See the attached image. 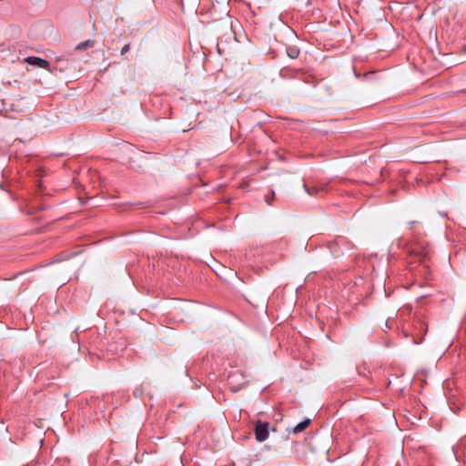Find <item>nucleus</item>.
<instances>
[{
	"label": "nucleus",
	"mask_w": 466,
	"mask_h": 466,
	"mask_svg": "<svg viewBox=\"0 0 466 466\" xmlns=\"http://www.w3.org/2000/svg\"><path fill=\"white\" fill-rule=\"evenodd\" d=\"M268 422H262L258 420L255 426L256 440L259 442L266 441L268 438Z\"/></svg>",
	"instance_id": "obj_1"
},
{
	"label": "nucleus",
	"mask_w": 466,
	"mask_h": 466,
	"mask_svg": "<svg viewBox=\"0 0 466 466\" xmlns=\"http://www.w3.org/2000/svg\"><path fill=\"white\" fill-rule=\"evenodd\" d=\"M24 62L36 67H41L46 70H49L50 63L47 60H45L36 56H28L24 59Z\"/></svg>",
	"instance_id": "obj_2"
},
{
	"label": "nucleus",
	"mask_w": 466,
	"mask_h": 466,
	"mask_svg": "<svg viewBox=\"0 0 466 466\" xmlns=\"http://www.w3.org/2000/svg\"><path fill=\"white\" fill-rule=\"evenodd\" d=\"M309 423H310V420L305 419L304 420H302L301 422H299L293 428L292 433L298 434V433L303 431L305 429H307L309 427Z\"/></svg>",
	"instance_id": "obj_3"
},
{
	"label": "nucleus",
	"mask_w": 466,
	"mask_h": 466,
	"mask_svg": "<svg viewBox=\"0 0 466 466\" xmlns=\"http://www.w3.org/2000/svg\"><path fill=\"white\" fill-rule=\"evenodd\" d=\"M94 46V41L86 40L80 44H78L76 47V50H85Z\"/></svg>",
	"instance_id": "obj_4"
},
{
	"label": "nucleus",
	"mask_w": 466,
	"mask_h": 466,
	"mask_svg": "<svg viewBox=\"0 0 466 466\" xmlns=\"http://www.w3.org/2000/svg\"><path fill=\"white\" fill-rule=\"evenodd\" d=\"M287 52L290 58H297L299 55V50L296 47H289Z\"/></svg>",
	"instance_id": "obj_5"
},
{
	"label": "nucleus",
	"mask_w": 466,
	"mask_h": 466,
	"mask_svg": "<svg viewBox=\"0 0 466 466\" xmlns=\"http://www.w3.org/2000/svg\"><path fill=\"white\" fill-rule=\"evenodd\" d=\"M232 377H233V375H230V376L228 377V380H229V381H228V384L230 385L231 390H232L233 391L237 392V391H238V390L241 389V386H242V385H244V384H245V382H242V383H241L240 385H238V386H235V385H233V381L231 380H232Z\"/></svg>",
	"instance_id": "obj_6"
},
{
	"label": "nucleus",
	"mask_w": 466,
	"mask_h": 466,
	"mask_svg": "<svg viewBox=\"0 0 466 466\" xmlns=\"http://www.w3.org/2000/svg\"><path fill=\"white\" fill-rule=\"evenodd\" d=\"M304 187L306 189V191L309 194V195H315L318 193V188L316 187H312V188H309L306 185H304Z\"/></svg>",
	"instance_id": "obj_7"
},
{
	"label": "nucleus",
	"mask_w": 466,
	"mask_h": 466,
	"mask_svg": "<svg viewBox=\"0 0 466 466\" xmlns=\"http://www.w3.org/2000/svg\"><path fill=\"white\" fill-rule=\"evenodd\" d=\"M130 49V45L129 44H127L125 45L122 48H121V55H125L126 53H127Z\"/></svg>",
	"instance_id": "obj_8"
},
{
	"label": "nucleus",
	"mask_w": 466,
	"mask_h": 466,
	"mask_svg": "<svg viewBox=\"0 0 466 466\" xmlns=\"http://www.w3.org/2000/svg\"><path fill=\"white\" fill-rule=\"evenodd\" d=\"M274 196H272L271 198H269L268 197L266 198V202L268 204V205H271V201L273 199Z\"/></svg>",
	"instance_id": "obj_9"
},
{
	"label": "nucleus",
	"mask_w": 466,
	"mask_h": 466,
	"mask_svg": "<svg viewBox=\"0 0 466 466\" xmlns=\"http://www.w3.org/2000/svg\"><path fill=\"white\" fill-rule=\"evenodd\" d=\"M418 324L420 325V329H422V327L424 326V324L422 322H418Z\"/></svg>",
	"instance_id": "obj_10"
},
{
	"label": "nucleus",
	"mask_w": 466,
	"mask_h": 466,
	"mask_svg": "<svg viewBox=\"0 0 466 466\" xmlns=\"http://www.w3.org/2000/svg\"><path fill=\"white\" fill-rule=\"evenodd\" d=\"M422 341V339H420V340H414L415 344H418V343H420Z\"/></svg>",
	"instance_id": "obj_11"
}]
</instances>
